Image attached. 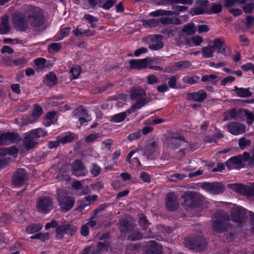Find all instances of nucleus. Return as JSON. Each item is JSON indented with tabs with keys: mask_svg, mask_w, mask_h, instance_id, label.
I'll list each match as a JSON object with an SVG mask.
<instances>
[{
	"mask_svg": "<svg viewBox=\"0 0 254 254\" xmlns=\"http://www.w3.org/2000/svg\"><path fill=\"white\" fill-rule=\"evenodd\" d=\"M25 16L31 26L35 30H39L43 26L44 19L41 9L38 7L30 6L26 11L25 15L21 13H15L13 14V24L17 30L25 31L28 28L29 24L25 19Z\"/></svg>",
	"mask_w": 254,
	"mask_h": 254,
	"instance_id": "1",
	"label": "nucleus"
},
{
	"mask_svg": "<svg viewBox=\"0 0 254 254\" xmlns=\"http://www.w3.org/2000/svg\"><path fill=\"white\" fill-rule=\"evenodd\" d=\"M211 220L212 229L217 233H223L231 227L229 215L223 211H218Z\"/></svg>",
	"mask_w": 254,
	"mask_h": 254,
	"instance_id": "2",
	"label": "nucleus"
},
{
	"mask_svg": "<svg viewBox=\"0 0 254 254\" xmlns=\"http://www.w3.org/2000/svg\"><path fill=\"white\" fill-rule=\"evenodd\" d=\"M145 96L146 92L144 89L141 88L133 89L131 93V99L136 101V103L131 106L127 112L131 114L147 104L148 101L145 98Z\"/></svg>",
	"mask_w": 254,
	"mask_h": 254,
	"instance_id": "3",
	"label": "nucleus"
},
{
	"mask_svg": "<svg viewBox=\"0 0 254 254\" xmlns=\"http://www.w3.org/2000/svg\"><path fill=\"white\" fill-rule=\"evenodd\" d=\"M57 199L61 211L66 212L72 209L75 203V199L62 190H58Z\"/></svg>",
	"mask_w": 254,
	"mask_h": 254,
	"instance_id": "4",
	"label": "nucleus"
},
{
	"mask_svg": "<svg viewBox=\"0 0 254 254\" xmlns=\"http://www.w3.org/2000/svg\"><path fill=\"white\" fill-rule=\"evenodd\" d=\"M184 244L186 247L197 252H200L205 250L207 242L204 238L196 237L185 238Z\"/></svg>",
	"mask_w": 254,
	"mask_h": 254,
	"instance_id": "5",
	"label": "nucleus"
},
{
	"mask_svg": "<svg viewBox=\"0 0 254 254\" xmlns=\"http://www.w3.org/2000/svg\"><path fill=\"white\" fill-rule=\"evenodd\" d=\"M53 207V201L49 196H41L37 199L36 208L39 212L46 214L49 212Z\"/></svg>",
	"mask_w": 254,
	"mask_h": 254,
	"instance_id": "6",
	"label": "nucleus"
},
{
	"mask_svg": "<svg viewBox=\"0 0 254 254\" xmlns=\"http://www.w3.org/2000/svg\"><path fill=\"white\" fill-rule=\"evenodd\" d=\"M77 230V228L72 224H64L60 225L56 229V237L57 239L60 240L64 238V234L72 236L75 234Z\"/></svg>",
	"mask_w": 254,
	"mask_h": 254,
	"instance_id": "7",
	"label": "nucleus"
},
{
	"mask_svg": "<svg viewBox=\"0 0 254 254\" xmlns=\"http://www.w3.org/2000/svg\"><path fill=\"white\" fill-rule=\"evenodd\" d=\"M202 188L211 194H218L223 192L225 187L219 182H206L201 185Z\"/></svg>",
	"mask_w": 254,
	"mask_h": 254,
	"instance_id": "8",
	"label": "nucleus"
},
{
	"mask_svg": "<svg viewBox=\"0 0 254 254\" xmlns=\"http://www.w3.org/2000/svg\"><path fill=\"white\" fill-rule=\"evenodd\" d=\"M182 142H186L184 137L179 134L175 133L167 137L165 143L167 148L174 150L179 148Z\"/></svg>",
	"mask_w": 254,
	"mask_h": 254,
	"instance_id": "9",
	"label": "nucleus"
},
{
	"mask_svg": "<svg viewBox=\"0 0 254 254\" xmlns=\"http://www.w3.org/2000/svg\"><path fill=\"white\" fill-rule=\"evenodd\" d=\"M28 176L23 169H18L14 173L12 179V184L16 187H19L25 184L28 180Z\"/></svg>",
	"mask_w": 254,
	"mask_h": 254,
	"instance_id": "10",
	"label": "nucleus"
},
{
	"mask_svg": "<svg viewBox=\"0 0 254 254\" xmlns=\"http://www.w3.org/2000/svg\"><path fill=\"white\" fill-rule=\"evenodd\" d=\"M19 140V135L17 133L12 132L1 133L0 131V145H9Z\"/></svg>",
	"mask_w": 254,
	"mask_h": 254,
	"instance_id": "11",
	"label": "nucleus"
},
{
	"mask_svg": "<svg viewBox=\"0 0 254 254\" xmlns=\"http://www.w3.org/2000/svg\"><path fill=\"white\" fill-rule=\"evenodd\" d=\"M71 171L72 175L79 177L86 176L88 171L82 162L79 160H76L71 165Z\"/></svg>",
	"mask_w": 254,
	"mask_h": 254,
	"instance_id": "12",
	"label": "nucleus"
},
{
	"mask_svg": "<svg viewBox=\"0 0 254 254\" xmlns=\"http://www.w3.org/2000/svg\"><path fill=\"white\" fill-rule=\"evenodd\" d=\"M212 48L217 49V53H221L225 56H230L231 55L230 49L225 45L224 41L220 38H216L212 42Z\"/></svg>",
	"mask_w": 254,
	"mask_h": 254,
	"instance_id": "13",
	"label": "nucleus"
},
{
	"mask_svg": "<svg viewBox=\"0 0 254 254\" xmlns=\"http://www.w3.org/2000/svg\"><path fill=\"white\" fill-rule=\"evenodd\" d=\"M228 131L235 135L243 134L246 132V127L242 123L232 122L227 126Z\"/></svg>",
	"mask_w": 254,
	"mask_h": 254,
	"instance_id": "14",
	"label": "nucleus"
},
{
	"mask_svg": "<svg viewBox=\"0 0 254 254\" xmlns=\"http://www.w3.org/2000/svg\"><path fill=\"white\" fill-rule=\"evenodd\" d=\"M164 36L161 35H153L150 37L151 42L149 44V48L152 50L157 51L161 49L164 46L162 42Z\"/></svg>",
	"mask_w": 254,
	"mask_h": 254,
	"instance_id": "15",
	"label": "nucleus"
},
{
	"mask_svg": "<svg viewBox=\"0 0 254 254\" xmlns=\"http://www.w3.org/2000/svg\"><path fill=\"white\" fill-rule=\"evenodd\" d=\"M166 206L170 211H174L178 208L179 203L177 201V196L174 192H170L167 194L166 199Z\"/></svg>",
	"mask_w": 254,
	"mask_h": 254,
	"instance_id": "16",
	"label": "nucleus"
},
{
	"mask_svg": "<svg viewBox=\"0 0 254 254\" xmlns=\"http://www.w3.org/2000/svg\"><path fill=\"white\" fill-rule=\"evenodd\" d=\"M207 93L203 90H199L197 92L188 94V98L189 100L195 102H202L206 99Z\"/></svg>",
	"mask_w": 254,
	"mask_h": 254,
	"instance_id": "17",
	"label": "nucleus"
},
{
	"mask_svg": "<svg viewBox=\"0 0 254 254\" xmlns=\"http://www.w3.org/2000/svg\"><path fill=\"white\" fill-rule=\"evenodd\" d=\"M162 246L155 241H150L148 243L145 254H161Z\"/></svg>",
	"mask_w": 254,
	"mask_h": 254,
	"instance_id": "18",
	"label": "nucleus"
},
{
	"mask_svg": "<svg viewBox=\"0 0 254 254\" xmlns=\"http://www.w3.org/2000/svg\"><path fill=\"white\" fill-rule=\"evenodd\" d=\"M231 217L232 221L238 223H243L244 218V214L243 209L241 208H235L231 210Z\"/></svg>",
	"mask_w": 254,
	"mask_h": 254,
	"instance_id": "19",
	"label": "nucleus"
},
{
	"mask_svg": "<svg viewBox=\"0 0 254 254\" xmlns=\"http://www.w3.org/2000/svg\"><path fill=\"white\" fill-rule=\"evenodd\" d=\"M236 190L238 192L248 196H254V183L251 187L237 185Z\"/></svg>",
	"mask_w": 254,
	"mask_h": 254,
	"instance_id": "20",
	"label": "nucleus"
},
{
	"mask_svg": "<svg viewBox=\"0 0 254 254\" xmlns=\"http://www.w3.org/2000/svg\"><path fill=\"white\" fill-rule=\"evenodd\" d=\"M158 146V144L156 141H152L149 143L143 150V155L146 156L147 160L150 159V157L157 149Z\"/></svg>",
	"mask_w": 254,
	"mask_h": 254,
	"instance_id": "21",
	"label": "nucleus"
},
{
	"mask_svg": "<svg viewBox=\"0 0 254 254\" xmlns=\"http://www.w3.org/2000/svg\"><path fill=\"white\" fill-rule=\"evenodd\" d=\"M23 144L26 149L29 150L36 147L38 142L27 132L25 134Z\"/></svg>",
	"mask_w": 254,
	"mask_h": 254,
	"instance_id": "22",
	"label": "nucleus"
},
{
	"mask_svg": "<svg viewBox=\"0 0 254 254\" xmlns=\"http://www.w3.org/2000/svg\"><path fill=\"white\" fill-rule=\"evenodd\" d=\"M130 67L133 69H142L146 67L148 64V58L141 60H131L129 62Z\"/></svg>",
	"mask_w": 254,
	"mask_h": 254,
	"instance_id": "23",
	"label": "nucleus"
},
{
	"mask_svg": "<svg viewBox=\"0 0 254 254\" xmlns=\"http://www.w3.org/2000/svg\"><path fill=\"white\" fill-rule=\"evenodd\" d=\"M176 46L179 47H182L184 46H190V38L187 37L183 33H180L178 37L176 38L175 39Z\"/></svg>",
	"mask_w": 254,
	"mask_h": 254,
	"instance_id": "24",
	"label": "nucleus"
},
{
	"mask_svg": "<svg viewBox=\"0 0 254 254\" xmlns=\"http://www.w3.org/2000/svg\"><path fill=\"white\" fill-rule=\"evenodd\" d=\"M9 17L7 15L2 17L1 23L0 24V34H5L9 33L10 31V25L8 22Z\"/></svg>",
	"mask_w": 254,
	"mask_h": 254,
	"instance_id": "25",
	"label": "nucleus"
},
{
	"mask_svg": "<svg viewBox=\"0 0 254 254\" xmlns=\"http://www.w3.org/2000/svg\"><path fill=\"white\" fill-rule=\"evenodd\" d=\"M242 164L243 162L241 159V157L239 156L231 157L226 162L227 167L230 170L234 168V165L238 166L241 165Z\"/></svg>",
	"mask_w": 254,
	"mask_h": 254,
	"instance_id": "26",
	"label": "nucleus"
},
{
	"mask_svg": "<svg viewBox=\"0 0 254 254\" xmlns=\"http://www.w3.org/2000/svg\"><path fill=\"white\" fill-rule=\"evenodd\" d=\"M195 197V194L193 192H187L182 196L184 199V204L188 206L192 207L194 199Z\"/></svg>",
	"mask_w": 254,
	"mask_h": 254,
	"instance_id": "27",
	"label": "nucleus"
},
{
	"mask_svg": "<svg viewBox=\"0 0 254 254\" xmlns=\"http://www.w3.org/2000/svg\"><path fill=\"white\" fill-rule=\"evenodd\" d=\"M136 225H134L133 227H132L130 231L128 232L130 233L128 237V239L131 241H136L139 240L142 238V235L139 232L137 229H135Z\"/></svg>",
	"mask_w": 254,
	"mask_h": 254,
	"instance_id": "28",
	"label": "nucleus"
},
{
	"mask_svg": "<svg viewBox=\"0 0 254 254\" xmlns=\"http://www.w3.org/2000/svg\"><path fill=\"white\" fill-rule=\"evenodd\" d=\"M182 32L189 36L194 35L196 32L194 24L192 22H190L185 25L183 27Z\"/></svg>",
	"mask_w": 254,
	"mask_h": 254,
	"instance_id": "29",
	"label": "nucleus"
},
{
	"mask_svg": "<svg viewBox=\"0 0 254 254\" xmlns=\"http://www.w3.org/2000/svg\"><path fill=\"white\" fill-rule=\"evenodd\" d=\"M27 133L35 139L45 136L47 134L44 130L40 128L32 129Z\"/></svg>",
	"mask_w": 254,
	"mask_h": 254,
	"instance_id": "30",
	"label": "nucleus"
},
{
	"mask_svg": "<svg viewBox=\"0 0 254 254\" xmlns=\"http://www.w3.org/2000/svg\"><path fill=\"white\" fill-rule=\"evenodd\" d=\"M120 229L123 232H127L130 231V229L133 227L134 225L131 222L128 221L126 219L121 220L120 221Z\"/></svg>",
	"mask_w": 254,
	"mask_h": 254,
	"instance_id": "31",
	"label": "nucleus"
},
{
	"mask_svg": "<svg viewBox=\"0 0 254 254\" xmlns=\"http://www.w3.org/2000/svg\"><path fill=\"white\" fill-rule=\"evenodd\" d=\"M43 225L40 223L31 224L26 228V232L28 234H33L40 231Z\"/></svg>",
	"mask_w": 254,
	"mask_h": 254,
	"instance_id": "32",
	"label": "nucleus"
},
{
	"mask_svg": "<svg viewBox=\"0 0 254 254\" xmlns=\"http://www.w3.org/2000/svg\"><path fill=\"white\" fill-rule=\"evenodd\" d=\"M234 91L237 95L241 97H248L252 95L249 88H238L235 86Z\"/></svg>",
	"mask_w": 254,
	"mask_h": 254,
	"instance_id": "33",
	"label": "nucleus"
},
{
	"mask_svg": "<svg viewBox=\"0 0 254 254\" xmlns=\"http://www.w3.org/2000/svg\"><path fill=\"white\" fill-rule=\"evenodd\" d=\"M175 67L176 68V70H183L190 68L191 66V63L189 61H180L174 63Z\"/></svg>",
	"mask_w": 254,
	"mask_h": 254,
	"instance_id": "34",
	"label": "nucleus"
},
{
	"mask_svg": "<svg viewBox=\"0 0 254 254\" xmlns=\"http://www.w3.org/2000/svg\"><path fill=\"white\" fill-rule=\"evenodd\" d=\"M57 80V79L56 75L53 72H50L49 74L46 75L44 82L48 85L53 86L56 84Z\"/></svg>",
	"mask_w": 254,
	"mask_h": 254,
	"instance_id": "35",
	"label": "nucleus"
},
{
	"mask_svg": "<svg viewBox=\"0 0 254 254\" xmlns=\"http://www.w3.org/2000/svg\"><path fill=\"white\" fill-rule=\"evenodd\" d=\"M215 48H212L211 46H206L201 49L202 56L205 58H211L213 56L214 53V50Z\"/></svg>",
	"mask_w": 254,
	"mask_h": 254,
	"instance_id": "36",
	"label": "nucleus"
},
{
	"mask_svg": "<svg viewBox=\"0 0 254 254\" xmlns=\"http://www.w3.org/2000/svg\"><path fill=\"white\" fill-rule=\"evenodd\" d=\"M172 14V12L171 10L158 9L151 12L150 13V15L153 17H157L159 16H171Z\"/></svg>",
	"mask_w": 254,
	"mask_h": 254,
	"instance_id": "37",
	"label": "nucleus"
},
{
	"mask_svg": "<svg viewBox=\"0 0 254 254\" xmlns=\"http://www.w3.org/2000/svg\"><path fill=\"white\" fill-rule=\"evenodd\" d=\"M241 112H237L235 109L231 110L228 114L226 115L223 119V121H226L232 119H237L239 114H240Z\"/></svg>",
	"mask_w": 254,
	"mask_h": 254,
	"instance_id": "38",
	"label": "nucleus"
},
{
	"mask_svg": "<svg viewBox=\"0 0 254 254\" xmlns=\"http://www.w3.org/2000/svg\"><path fill=\"white\" fill-rule=\"evenodd\" d=\"M18 149L15 146H11L9 148H6L4 149H0V157L5 155L6 153L10 155L15 154L17 153Z\"/></svg>",
	"mask_w": 254,
	"mask_h": 254,
	"instance_id": "39",
	"label": "nucleus"
},
{
	"mask_svg": "<svg viewBox=\"0 0 254 254\" xmlns=\"http://www.w3.org/2000/svg\"><path fill=\"white\" fill-rule=\"evenodd\" d=\"M139 224L143 230L147 229L150 224L146 217L142 214L139 215Z\"/></svg>",
	"mask_w": 254,
	"mask_h": 254,
	"instance_id": "40",
	"label": "nucleus"
},
{
	"mask_svg": "<svg viewBox=\"0 0 254 254\" xmlns=\"http://www.w3.org/2000/svg\"><path fill=\"white\" fill-rule=\"evenodd\" d=\"M217 76L215 74L205 75L202 77L201 81L204 82L216 83L217 82Z\"/></svg>",
	"mask_w": 254,
	"mask_h": 254,
	"instance_id": "41",
	"label": "nucleus"
},
{
	"mask_svg": "<svg viewBox=\"0 0 254 254\" xmlns=\"http://www.w3.org/2000/svg\"><path fill=\"white\" fill-rule=\"evenodd\" d=\"M126 117V113L125 112H122L113 116L111 117V121L115 123H120L124 121Z\"/></svg>",
	"mask_w": 254,
	"mask_h": 254,
	"instance_id": "42",
	"label": "nucleus"
},
{
	"mask_svg": "<svg viewBox=\"0 0 254 254\" xmlns=\"http://www.w3.org/2000/svg\"><path fill=\"white\" fill-rule=\"evenodd\" d=\"M190 46H189V47L199 46L202 42V38L201 36L198 35L194 36L190 38Z\"/></svg>",
	"mask_w": 254,
	"mask_h": 254,
	"instance_id": "43",
	"label": "nucleus"
},
{
	"mask_svg": "<svg viewBox=\"0 0 254 254\" xmlns=\"http://www.w3.org/2000/svg\"><path fill=\"white\" fill-rule=\"evenodd\" d=\"M243 113L247 117V123L249 126H251L254 123V114L248 110H244Z\"/></svg>",
	"mask_w": 254,
	"mask_h": 254,
	"instance_id": "44",
	"label": "nucleus"
},
{
	"mask_svg": "<svg viewBox=\"0 0 254 254\" xmlns=\"http://www.w3.org/2000/svg\"><path fill=\"white\" fill-rule=\"evenodd\" d=\"M59 138L60 142L63 144L71 142L74 139V135L72 133H68L64 136L59 137Z\"/></svg>",
	"mask_w": 254,
	"mask_h": 254,
	"instance_id": "45",
	"label": "nucleus"
},
{
	"mask_svg": "<svg viewBox=\"0 0 254 254\" xmlns=\"http://www.w3.org/2000/svg\"><path fill=\"white\" fill-rule=\"evenodd\" d=\"M43 113V110L42 107L38 104L34 105V109L32 113L33 117L39 118L42 115Z\"/></svg>",
	"mask_w": 254,
	"mask_h": 254,
	"instance_id": "46",
	"label": "nucleus"
},
{
	"mask_svg": "<svg viewBox=\"0 0 254 254\" xmlns=\"http://www.w3.org/2000/svg\"><path fill=\"white\" fill-rule=\"evenodd\" d=\"M199 79V76L193 75L192 76H186L183 78L185 83L187 84H194L197 82Z\"/></svg>",
	"mask_w": 254,
	"mask_h": 254,
	"instance_id": "47",
	"label": "nucleus"
},
{
	"mask_svg": "<svg viewBox=\"0 0 254 254\" xmlns=\"http://www.w3.org/2000/svg\"><path fill=\"white\" fill-rule=\"evenodd\" d=\"M84 18L89 22L91 28H95L96 27V25L95 24V22L98 21V19L96 17L90 14H86L84 15Z\"/></svg>",
	"mask_w": 254,
	"mask_h": 254,
	"instance_id": "48",
	"label": "nucleus"
},
{
	"mask_svg": "<svg viewBox=\"0 0 254 254\" xmlns=\"http://www.w3.org/2000/svg\"><path fill=\"white\" fill-rule=\"evenodd\" d=\"M30 238L31 239H39L42 241H45L46 240L49 239L50 236L48 233L44 234L39 233L34 236H31Z\"/></svg>",
	"mask_w": 254,
	"mask_h": 254,
	"instance_id": "49",
	"label": "nucleus"
},
{
	"mask_svg": "<svg viewBox=\"0 0 254 254\" xmlns=\"http://www.w3.org/2000/svg\"><path fill=\"white\" fill-rule=\"evenodd\" d=\"M188 9V7L186 6H181V5H175L172 7V9L174 11H172L173 15H178L180 12L187 11Z\"/></svg>",
	"mask_w": 254,
	"mask_h": 254,
	"instance_id": "50",
	"label": "nucleus"
},
{
	"mask_svg": "<svg viewBox=\"0 0 254 254\" xmlns=\"http://www.w3.org/2000/svg\"><path fill=\"white\" fill-rule=\"evenodd\" d=\"M101 170V168L97 164L94 163L92 165L90 172L94 177H97L100 174Z\"/></svg>",
	"mask_w": 254,
	"mask_h": 254,
	"instance_id": "51",
	"label": "nucleus"
},
{
	"mask_svg": "<svg viewBox=\"0 0 254 254\" xmlns=\"http://www.w3.org/2000/svg\"><path fill=\"white\" fill-rule=\"evenodd\" d=\"M222 11V6L220 4L217 3H212L211 6V11H206V13H217Z\"/></svg>",
	"mask_w": 254,
	"mask_h": 254,
	"instance_id": "52",
	"label": "nucleus"
},
{
	"mask_svg": "<svg viewBox=\"0 0 254 254\" xmlns=\"http://www.w3.org/2000/svg\"><path fill=\"white\" fill-rule=\"evenodd\" d=\"M160 33L166 36L167 38L173 37L175 35V31L173 29L170 28H162Z\"/></svg>",
	"mask_w": 254,
	"mask_h": 254,
	"instance_id": "53",
	"label": "nucleus"
},
{
	"mask_svg": "<svg viewBox=\"0 0 254 254\" xmlns=\"http://www.w3.org/2000/svg\"><path fill=\"white\" fill-rule=\"evenodd\" d=\"M251 144V141L247 140L244 137L241 138L239 140V145L242 149H244L246 146H250Z\"/></svg>",
	"mask_w": 254,
	"mask_h": 254,
	"instance_id": "54",
	"label": "nucleus"
},
{
	"mask_svg": "<svg viewBox=\"0 0 254 254\" xmlns=\"http://www.w3.org/2000/svg\"><path fill=\"white\" fill-rule=\"evenodd\" d=\"M1 63L5 66H12L13 65V60L8 57H4L1 60Z\"/></svg>",
	"mask_w": 254,
	"mask_h": 254,
	"instance_id": "55",
	"label": "nucleus"
},
{
	"mask_svg": "<svg viewBox=\"0 0 254 254\" xmlns=\"http://www.w3.org/2000/svg\"><path fill=\"white\" fill-rule=\"evenodd\" d=\"M70 72L73 76V78L76 79L80 73V67L79 66L73 67L70 69Z\"/></svg>",
	"mask_w": 254,
	"mask_h": 254,
	"instance_id": "56",
	"label": "nucleus"
},
{
	"mask_svg": "<svg viewBox=\"0 0 254 254\" xmlns=\"http://www.w3.org/2000/svg\"><path fill=\"white\" fill-rule=\"evenodd\" d=\"M147 83L149 84H153L159 82V79L154 74H151L147 77Z\"/></svg>",
	"mask_w": 254,
	"mask_h": 254,
	"instance_id": "57",
	"label": "nucleus"
},
{
	"mask_svg": "<svg viewBox=\"0 0 254 254\" xmlns=\"http://www.w3.org/2000/svg\"><path fill=\"white\" fill-rule=\"evenodd\" d=\"M243 9L245 13H251L254 9V3H247L243 7Z\"/></svg>",
	"mask_w": 254,
	"mask_h": 254,
	"instance_id": "58",
	"label": "nucleus"
},
{
	"mask_svg": "<svg viewBox=\"0 0 254 254\" xmlns=\"http://www.w3.org/2000/svg\"><path fill=\"white\" fill-rule=\"evenodd\" d=\"M109 247V244L107 242H100L98 244L97 249L102 252V251L107 250Z\"/></svg>",
	"mask_w": 254,
	"mask_h": 254,
	"instance_id": "59",
	"label": "nucleus"
},
{
	"mask_svg": "<svg viewBox=\"0 0 254 254\" xmlns=\"http://www.w3.org/2000/svg\"><path fill=\"white\" fill-rule=\"evenodd\" d=\"M140 177L144 182L149 183L151 181V176L145 172H141L140 173Z\"/></svg>",
	"mask_w": 254,
	"mask_h": 254,
	"instance_id": "60",
	"label": "nucleus"
},
{
	"mask_svg": "<svg viewBox=\"0 0 254 254\" xmlns=\"http://www.w3.org/2000/svg\"><path fill=\"white\" fill-rule=\"evenodd\" d=\"M117 0H108L102 6V7L105 9H109L112 7L116 2Z\"/></svg>",
	"mask_w": 254,
	"mask_h": 254,
	"instance_id": "61",
	"label": "nucleus"
},
{
	"mask_svg": "<svg viewBox=\"0 0 254 254\" xmlns=\"http://www.w3.org/2000/svg\"><path fill=\"white\" fill-rule=\"evenodd\" d=\"M254 24V17L252 15H248L246 17V25L250 28Z\"/></svg>",
	"mask_w": 254,
	"mask_h": 254,
	"instance_id": "62",
	"label": "nucleus"
},
{
	"mask_svg": "<svg viewBox=\"0 0 254 254\" xmlns=\"http://www.w3.org/2000/svg\"><path fill=\"white\" fill-rule=\"evenodd\" d=\"M177 78L176 76H173L169 78L168 85L170 87L175 88L177 84Z\"/></svg>",
	"mask_w": 254,
	"mask_h": 254,
	"instance_id": "63",
	"label": "nucleus"
},
{
	"mask_svg": "<svg viewBox=\"0 0 254 254\" xmlns=\"http://www.w3.org/2000/svg\"><path fill=\"white\" fill-rule=\"evenodd\" d=\"M20 248V246L19 244H14L10 249L11 254H19V250Z\"/></svg>",
	"mask_w": 254,
	"mask_h": 254,
	"instance_id": "64",
	"label": "nucleus"
}]
</instances>
